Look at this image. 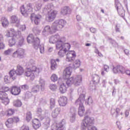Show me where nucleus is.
Here are the masks:
<instances>
[{
  "label": "nucleus",
  "instance_id": "nucleus-52",
  "mask_svg": "<svg viewBox=\"0 0 130 130\" xmlns=\"http://www.w3.org/2000/svg\"><path fill=\"white\" fill-rule=\"evenodd\" d=\"M57 88V87L56 86V85L55 84H50L49 86V88L50 89V90H52V91H55V90H56V88Z\"/></svg>",
  "mask_w": 130,
  "mask_h": 130
},
{
  "label": "nucleus",
  "instance_id": "nucleus-60",
  "mask_svg": "<svg viewBox=\"0 0 130 130\" xmlns=\"http://www.w3.org/2000/svg\"><path fill=\"white\" fill-rule=\"evenodd\" d=\"M120 110L119 109V108H118L116 109V110H111V114L112 115L114 114V112H115V111H116V113L118 114L119 113Z\"/></svg>",
  "mask_w": 130,
  "mask_h": 130
},
{
  "label": "nucleus",
  "instance_id": "nucleus-27",
  "mask_svg": "<svg viewBox=\"0 0 130 130\" xmlns=\"http://www.w3.org/2000/svg\"><path fill=\"white\" fill-rule=\"evenodd\" d=\"M13 119L11 118H9L7 121L5 122L6 126L8 128H12L13 127Z\"/></svg>",
  "mask_w": 130,
  "mask_h": 130
},
{
  "label": "nucleus",
  "instance_id": "nucleus-29",
  "mask_svg": "<svg viewBox=\"0 0 130 130\" xmlns=\"http://www.w3.org/2000/svg\"><path fill=\"white\" fill-rule=\"evenodd\" d=\"M12 23L13 24H17V27H19V24L20 23V20L18 19L16 16H12L11 17Z\"/></svg>",
  "mask_w": 130,
  "mask_h": 130
},
{
  "label": "nucleus",
  "instance_id": "nucleus-33",
  "mask_svg": "<svg viewBox=\"0 0 130 130\" xmlns=\"http://www.w3.org/2000/svg\"><path fill=\"white\" fill-rule=\"evenodd\" d=\"M56 69H57V64L55 62V60L53 59L51 61V69L52 71H55Z\"/></svg>",
  "mask_w": 130,
  "mask_h": 130
},
{
  "label": "nucleus",
  "instance_id": "nucleus-57",
  "mask_svg": "<svg viewBox=\"0 0 130 130\" xmlns=\"http://www.w3.org/2000/svg\"><path fill=\"white\" fill-rule=\"evenodd\" d=\"M12 57H14V58L19 57V54H18L17 50L13 53Z\"/></svg>",
  "mask_w": 130,
  "mask_h": 130
},
{
  "label": "nucleus",
  "instance_id": "nucleus-2",
  "mask_svg": "<svg viewBox=\"0 0 130 130\" xmlns=\"http://www.w3.org/2000/svg\"><path fill=\"white\" fill-rule=\"evenodd\" d=\"M67 24V22L63 19L55 20L52 24L51 27L49 25H46L44 27L42 31V34L44 36H47L49 34H54L59 29H62L64 25Z\"/></svg>",
  "mask_w": 130,
  "mask_h": 130
},
{
  "label": "nucleus",
  "instance_id": "nucleus-64",
  "mask_svg": "<svg viewBox=\"0 0 130 130\" xmlns=\"http://www.w3.org/2000/svg\"><path fill=\"white\" fill-rule=\"evenodd\" d=\"M37 7V9L38 11H39V10H40V9H41V7H42V4H38L36 5Z\"/></svg>",
  "mask_w": 130,
  "mask_h": 130
},
{
  "label": "nucleus",
  "instance_id": "nucleus-49",
  "mask_svg": "<svg viewBox=\"0 0 130 130\" xmlns=\"http://www.w3.org/2000/svg\"><path fill=\"white\" fill-rule=\"evenodd\" d=\"M32 95L33 94H32L31 92L27 91L25 94V98H26V99H29L31 98Z\"/></svg>",
  "mask_w": 130,
  "mask_h": 130
},
{
  "label": "nucleus",
  "instance_id": "nucleus-16",
  "mask_svg": "<svg viewBox=\"0 0 130 130\" xmlns=\"http://www.w3.org/2000/svg\"><path fill=\"white\" fill-rule=\"evenodd\" d=\"M113 72L114 74H117V73H119L120 74H124L125 70L124 68L122 66H117L115 67L113 66Z\"/></svg>",
  "mask_w": 130,
  "mask_h": 130
},
{
  "label": "nucleus",
  "instance_id": "nucleus-13",
  "mask_svg": "<svg viewBox=\"0 0 130 130\" xmlns=\"http://www.w3.org/2000/svg\"><path fill=\"white\" fill-rule=\"evenodd\" d=\"M17 32L18 31H16L14 28H10L5 31L4 35L7 38H10L13 37L14 35H17Z\"/></svg>",
  "mask_w": 130,
  "mask_h": 130
},
{
  "label": "nucleus",
  "instance_id": "nucleus-8",
  "mask_svg": "<svg viewBox=\"0 0 130 130\" xmlns=\"http://www.w3.org/2000/svg\"><path fill=\"white\" fill-rule=\"evenodd\" d=\"M20 11L21 14L24 16L25 17H27L29 14H30V12L32 11V4H28L27 5L26 8L25 9V7L23 5L20 8Z\"/></svg>",
  "mask_w": 130,
  "mask_h": 130
},
{
  "label": "nucleus",
  "instance_id": "nucleus-41",
  "mask_svg": "<svg viewBox=\"0 0 130 130\" xmlns=\"http://www.w3.org/2000/svg\"><path fill=\"white\" fill-rule=\"evenodd\" d=\"M50 108L52 109L55 106V100L54 99H51L50 101Z\"/></svg>",
  "mask_w": 130,
  "mask_h": 130
},
{
  "label": "nucleus",
  "instance_id": "nucleus-40",
  "mask_svg": "<svg viewBox=\"0 0 130 130\" xmlns=\"http://www.w3.org/2000/svg\"><path fill=\"white\" fill-rule=\"evenodd\" d=\"M32 31L36 35H39L40 32H41V30H40L38 27H34Z\"/></svg>",
  "mask_w": 130,
  "mask_h": 130
},
{
  "label": "nucleus",
  "instance_id": "nucleus-43",
  "mask_svg": "<svg viewBox=\"0 0 130 130\" xmlns=\"http://www.w3.org/2000/svg\"><path fill=\"white\" fill-rule=\"evenodd\" d=\"M51 80L52 82H56L58 80V77L56 74H52L51 77Z\"/></svg>",
  "mask_w": 130,
  "mask_h": 130
},
{
  "label": "nucleus",
  "instance_id": "nucleus-26",
  "mask_svg": "<svg viewBox=\"0 0 130 130\" xmlns=\"http://www.w3.org/2000/svg\"><path fill=\"white\" fill-rule=\"evenodd\" d=\"M61 13L63 16L67 15V14H70L71 13V9L68 7H65L61 9Z\"/></svg>",
  "mask_w": 130,
  "mask_h": 130
},
{
  "label": "nucleus",
  "instance_id": "nucleus-5",
  "mask_svg": "<svg viewBox=\"0 0 130 130\" xmlns=\"http://www.w3.org/2000/svg\"><path fill=\"white\" fill-rule=\"evenodd\" d=\"M85 102V94H81L79 98L76 101V105H79L78 114L80 116H83L85 113V108L83 104Z\"/></svg>",
  "mask_w": 130,
  "mask_h": 130
},
{
  "label": "nucleus",
  "instance_id": "nucleus-59",
  "mask_svg": "<svg viewBox=\"0 0 130 130\" xmlns=\"http://www.w3.org/2000/svg\"><path fill=\"white\" fill-rule=\"evenodd\" d=\"M2 89L3 90V92H8V91H9V90H10V88H9V87H7V86H3L2 88Z\"/></svg>",
  "mask_w": 130,
  "mask_h": 130
},
{
  "label": "nucleus",
  "instance_id": "nucleus-31",
  "mask_svg": "<svg viewBox=\"0 0 130 130\" xmlns=\"http://www.w3.org/2000/svg\"><path fill=\"white\" fill-rule=\"evenodd\" d=\"M1 22L2 26L4 27H8L9 26V20L5 17H2L1 19Z\"/></svg>",
  "mask_w": 130,
  "mask_h": 130
},
{
  "label": "nucleus",
  "instance_id": "nucleus-61",
  "mask_svg": "<svg viewBox=\"0 0 130 130\" xmlns=\"http://www.w3.org/2000/svg\"><path fill=\"white\" fill-rule=\"evenodd\" d=\"M78 94H80V96H81V95H84L83 93V89H82L81 87H80L78 88Z\"/></svg>",
  "mask_w": 130,
  "mask_h": 130
},
{
  "label": "nucleus",
  "instance_id": "nucleus-44",
  "mask_svg": "<svg viewBox=\"0 0 130 130\" xmlns=\"http://www.w3.org/2000/svg\"><path fill=\"white\" fill-rule=\"evenodd\" d=\"M8 95H7V93L3 91H0V99L1 100L4 99L6 97H7Z\"/></svg>",
  "mask_w": 130,
  "mask_h": 130
},
{
  "label": "nucleus",
  "instance_id": "nucleus-19",
  "mask_svg": "<svg viewBox=\"0 0 130 130\" xmlns=\"http://www.w3.org/2000/svg\"><path fill=\"white\" fill-rule=\"evenodd\" d=\"M60 106H66L68 104V98L66 96H60L58 101Z\"/></svg>",
  "mask_w": 130,
  "mask_h": 130
},
{
  "label": "nucleus",
  "instance_id": "nucleus-18",
  "mask_svg": "<svg viewBox=\"0 0 130 130\" xmlns=\"http://www.w3.org/2000/svg\"><path fill=\"white\" fill-rule=\"evenodd\" d=\"M10 91L12 95L17 96V95H19V94H20L21 89H20V87H18V86L14 85L12 87Z\"/></svg>",
  "mask_w": 130,
  "mask_h": 130
},
{
  "label": "nucleus",
  "instance_id": "nucleus-50",
  "mask_svg": "<svg viewBox=\"0 0 130 130\" xmlns=\"http://www.w3.org/2000/svg\"><path fill=\"white\" fill-rule=\"evenodd\" d=\"M14 112H15L14 111V110L12 109H10L8 111H6V113L8 116H11V115H12V114H14Z\"/></svg>",
  "mask_w": 130,
  "mask_h": 130
},
{
  "label": "nucleus",
  "instance_id": "nucleus-38",
  "mask_svg": "<svg viewBox=\"0 0 130 130\" xmlns=\"http://www.w3.org/2000/svg\"><path fill=\"white\" fill-rule=\"evenodd\" d=\"M40 89V86L38 85H35L31 89V91L33 93H37V92H39V90Z\"/></svg>",
  "mask_w": 130,
  "mask_h": 130
},
{
  "label": "nucleus",
  "instance_id": "nucleus-21",
  "mask_svg": "<svg viewBox=\"0 0 130 130\" xmlns=\"http://www.w3.org/2000/svg\"><path fill=\"white\" fill-rule=\"evenodd\" d=\"M40 125V121L38 119L36 118L32 120V126L35 128V129H37V128H39Z\"/></svg>",
  "mask_w": 130,
  "mask_h": 130
},
{
  "label": "nucleus",
  "instance_id": "nucleus-15",
  "mask_svg": "<svg viewBox=\"0 0 130 130\" xmlns=\"http://www.w3.org/2000/svg\"><path fill=\"white\" fill-rule=\"evenodd\" d=\"M40 19H41V16L36 15L35 14L32 13L30 16V19L32 23H35L36 25H38L40 22Z\"/></svg>",
  "mask_w": 130,
  "mask_h": 130
},
{
  "label": "nucleus",
  "instance_id": "nucleus-10",
  "mask_svg": "<svg viewBox=\"0 0 130 130\" xmlns=\"http://www.w3.org/2000/svg\"><path fill=\"white\" fill-rule=\"evenodd\" d=\"M16 40H18L17 45L18 46V47H21V46L24 45L25 38L22 36L21 31H20L16 32Z\"/></svg>",
  "mask_w": 130,
  "mask_h": 130
},
{
  "label": "nucleus",
  "instance_id": "nucleus-6",
  "mask_svg": "<svg viewBox=\"0 0 130 130\" xmlns=\"http://www.w3.org/2000/svg\"><path fill=\"white\" fill-rule=\"evenodd\" d=\"M82 75H77L75 77H71L68 79L66 81V84L70 86L71 85L75 86H80L82 84Z\"/></svg>",
  "mask_w": 130,
  "mask_h": 130
},
{
  "label": "nucleus",
  "instance_id": "nucleus-51",
  "mask_svg": "<svg viewBox=\"0 0 130 130\" xmlns=\"http://www.w3.org/2000/svg\"><path fill=\"white\" fill-rule=\"evenodd\" d=\"M4 81L5 83H10L11 82V77H9V76H5L4 77Z\"/></svg>",
  "mask_w": 130,
  "mask_h": 130
},
{
  "label": "nucleus",
  "instance_id": "nucleus-63",
  "mask_svg": "<svg viewBox=\"0 0 130 130\" xmlns=\"http://www.w3.org/2000/svg\"><path fill=\"white\" fill-rule=\"evenodd\" d=\"M90 32H91V33H93L95 34L96 33L97 30H96V28H94V27H91L89 29Z\"/></svg>",
  "mask_w": 130,
  "mask_h": 130
},
{
  "label": "nucleus",
  "instance_id": "nucleus-23",
  "mask_svg": "<svg viewBox=\"0 0 130 130\" xmlns=\"http://www.w3.org/2000/svg\"><path fill=\"white\" fill-rule=\"evenodd\" d=\"M15 72H16L17 76H22V75L24 74V69H23L22 66L17 65V69L16 70Z\"/></svg>",
  "mask_w": 130,
  "mask_h": 130
},
{
  "label": "nucleus",
  "instance_id": "nucleus-32",
  "mask_svg": "<svg viewBox=\"0 0 130 130\" xmlns=\"http://www.w3.org/2000/svg\"><path fill=\"white\" fill-rule=\"evenodd\" d=\"M17 52L18 54L19 58H23L24 57V54H25V51L22 48L17 49Z\"/></svg>",
  "mask_w": 130,
  "mask_h": 130
},
{
  "label": "nucleus",
  "instance_id": "nucleus-36",
  "mask_svg": "<svg viewBox=\"0 0 130 130\" xmlns=\"http://www.w3.org/2000/svg\"><path fill=\"white\" fill-rule=\"evenodd\" d=\"M39 84L41 87V91H44V87L45 86V81L44 80V79L40 78Z\"/></svg>",
  "mask_w": 130,
  "mask_h": 130
},
{
  "label": "nucleus",
  "instance_id": "nucleus-62",
  "mask_svg": "<svg viewBox=\"0 0 130 130\" xmlns=\"http://www.w3.org/2000/svg\"><path fill=\"white\" fill-rule=\"evenodd\" d=\"M104 69L105 72H107V73H108V72H109V66L107 65H105L104 67Z\"/></svg>",
  "mask_w": 130,
  "mask_h": 130
},
{
  "label": "nucleus",
  "instance_id": "nucleus-12",
  "mask_svg": "<svg viewBox=\"0 0 130 130\" xmlns=\"http://www.w3.org/2000/svg\"><path fill=\"white\" fill-rule=\"evenodd\" d=\"M66 120L62 119L56 126H52V130H66Z\"/></svg>",
  "mask_w": 130,
  "mask_h": 130
},
{
  "label": "nucleus",
  "instance_id": "nucleus-4",
  "mask_svg": "<svg viewBox=\"0 0 130 130\" xmlns=\"http://www.w3.org/2000/svg\"><path fill=\"white\" fill-rule=\"evenodd\" d=\"M40 70L36 66H32L31 68H27V70L25 72V76L29 78L31 81H33L35 79V76L39 75Z\"/></svg>",
  "mask_w": 130,
  "mask_h": 130
},
{
  "label": "nucleus",
  "instance_id": "nucleus-46",
  "mask_svg": "<svg viewBox=\"0 0 130 130\" xmlns=\"http://www.w3.org/2000/svg\"><path fill=\"white\" fill-rule=\"evenodd\" d=\"M26 120L27 121L29 122V121L32 119V114H31L30 112H28L26 114Z\"/></svg>",
  "mask_w": 130,
  "mask_h": 130
},
{
  "label": "nucleus",
  "instance_id": "nucleus-58",
  "mask_svg": "<svg viewBox=\"0 0 130 130\" xmlns=\"http://www.w3.org/2000/svg\"><path fill=\"white\" fill-rule=\"evenodd\" d=\"M22 130H30L29 126L27 125H23L21 127Z\"/></svg>",
  "mask_w": 130,
  "mask_h": 130
},
{
  "label": "nucleus",
  "instance_id": "nucleus-14",
  "mask_svg": "<svg viewBox=\"0 0 130 130\" xmlns=\"http://www.w3.org/2000/svg\"><path fill=\"white\" fill-rule=\"evenodd\" d=\"M48 15L46 17V20L48 22H52L54 19H55V17H56V15L57 14V12L56 11H53L51 12H48Z\"/></svg>",
  "mask_w": 130,
  "mask_h": 130
},
{
  "label": "nucleus",
  "instance_id": "nucleus-48",
  "mask_svg": "<svg viewBox=\"0 0 130 130\" xmlns=\"http://www.w3.org/2000/svg\"><path fill=\"white\" fill-rule=\"evenodd\" d=\"M86 104H87L88 105H91L92 103H93V100H92L91 97L88 98L87 100L85 101Z\"/></svg>",
  "mask_w": 130,
  "mask_h": 130
},
{
  "label": "nucleus",
  "instance_id": "nucleus-42",
  "mask_svg": "<svg viewBox=\"0 0 130 130\" xmlns=\"http://www.w3.org/2000/svg\"><path fill=\"white\" fill-rule=\"evenodd\" d=\"M42 113V110L41 108H38L37 110V113L39 114V117H40V119L41 120H43L44 118L41 116V113Z\"/></svg>",
  "mask_w": 130,
  "mask_h": 130
},
{
  "label": "nucleus",
  "instance_id": "nucleus-22",
  "mask_svg": "<svg viewBox=\"0 0 130 130\" xmlns=\"http://www.w3.org/2000/svg\"><path fill=\"white\" fill-rule=\"evenodd\" d=\"M16 40H17V35H14V36H12L11 39L9 40L8 43L9 46L11 47H12V46H14V45L16 44Z\"/></svg>",
  "mask_w": 130,
  "mask_h": 130
},
{
  "label": "nucleus",
  "instance_id": "nucleus-11",
  "mask_svg": "<svg viewBox=\"0 0 130 130\" xmlns=\"http://www.w3.org/2000/svg\"><path fill=\"white\" fill-rule=\"evenodd\" d=\"M76 58V53L74 51H68L66 54V61L72 62Z\"/></svg>",
  "mask_w": 130,
  "mask_h": 130
},
{
  "label": "nucleus",
  "instance_id": "nucleus-34",
  "mask_svg": "<svg viewBox=\"0 0 130 130\" xmlns=\"http://www.w3.org/2000/svg\"><path fill=\"white\" fill-rule=\"evenodd\" d=\"M67 88L68 87H67V85H66L64 83H62L59 87L60 92L62 93H66V92H67Z\"/></svg>",
  "mask_w": 130,
  "mask_h": 130
},
{
  "label": "nucleus",
  "instance_id": "nucleus-24",
  "mask_svg": "<svg viewBox=\"0 0 130 130\" xmlns=\"http://www.w3.org/2000/svg\"><path fill=\"white\" fill-rule=\"evenodd\" d=\"M60 112V108H56L52 112V117L53 118H56Z\"/></svg>",
  "mask_w": 130,
  "mask_h": 130
},
{
  "label": "nucleus",
  "instance_id": "nucleus-28",
  "mask_svg": "<svg viewBox=\"0 0 130 130\" xmlns=\"http://www.w3.org/2000/svg\"><path fill=\"white\" fill-rule=\"evenodd\" d=\"M53 9L52 4H48L43 10L44 13H49Z\"/></svg>",
  "mask_w": 130,
  "mask_h": 130
},
{
  "label": "nucleus",
  "instance_id": "nucleus-54",
  "mask_svg": "<svg viewBox=\"0 0 130 130\" xmlns=\"http://www.w3.org/2000/svg\"><path fill=\"white\" fill-rule=\"evenodd\" d=\"M13 119V122H19L20 121V119L18 117H14L13 118H11Z\"/></svg>",
  "mask_w": 130,
  "mask_h": 130
},
{
  "label": "nucleus",
  "instance_id": "nucleus-30",
  "mask_svg": "<svg viewBox=\"0 0 130 130\" xmlns=\"http://www.w3.org/2000/svg\"><path fill=\"white\" fill-rule=\"evenodd\" d=\"M9 75L10 76V77L12 78L13 81H14V80H16V79L17 78V76H18V74H17V72H16V71L15 70L10 71Z\"/></svg>",
  "mask_w": 130,
  "mask_h": 130
},
{
  "label": "nucleus",
  "instance_id": "nucleus-3",
  "mask_svg": "<svg viewBox=\"0 0 130 130\" xmlns=\"http://www.w3.org/2000/svg\"><path fill=\"white\" fill-rule=\"evenodd\" d=\"M28 43H32L35 49H40V52L42 54L44 53V45L40 44V39L38 38H35L32 34H30L27 38ZM40 45V46H39Z\"/></svg>",
  "mask_w": 130,
  "mask_h": 130
},
{
  "label": "nucleus",
  "instance_id": "nucleus-25",
  "mask_svg": "<svg viewBox=\"0 0 130 130\" xmlns=\"http://www.w3.org/2000/svg\"><path fill=\"white\" fill-rule=\"evenodd\" d=\"M81 66V60L80 59H76L73 64L72 68L74 69V70H76L78 68H80Z\"/></svg>",
  "mask_w": 130,
  "mask_h": 130
},
{
  "label": "nucleus",
  "instance_id": "nucleus-7",
  "mask_svg": "<svg viewBox=\"0 0 130 130\" xmlns=\"http://www.w3.org/2000/svg\"><path fill=\"white\" fill-rule=\"evenodd\" d=\"M94 119L93 117L89 116H85L84 119L82 120L81 127L82 129L85 130L86 128L92 127L94 124Z\"/></svg>",
  "mask_w": 130,
  "mask_h": 130
},
{
  "label": "nucleus",
  "instance_id": "nucleus-1",
  "mask_svg": "<svg viewBox=\"0 0 130 130\" xmlns=\"http://www.w3.org/2000/svg\"><path fill=\"white\" fill-rule=\"evenodd\" d=\"M50 43L56 44V49L59 50L58 52V55L59 57H63L66 53L70 50L71 45L69 43H66V38L60 37L59 35L56 34L52 36L49 39Z\"/></svg>",
  "mask_w": 130,
  "mask_h": 130
},
{
  "label": "nucleus",
  "instance_id": "nucleus-37",
  "mask_svg": "<svg viewBox=\"0 0 130 130\" xmlns=\"http://www.w3.org/2000/svg\"><path fill=\"white\" fill-rule=\"evenodd\" d=\"M13 105L15 107H21L22 106V102L19 100H15L13 102Z\"/></svg>",
  "mask_w": 130,
  "mask_h": 130
},
{
  "label": "nucleus",
  "instance_id": "nucleus-17",
  "mask_svg": "<svg viewBox=\"0 0 130 130\" xmlns=\"http://www.w3.org/2000/svg\"><path fill=\"white\" fill-rule=\"evenodd\" d=\"M77 112V110L75 108V107H72L70 108V111L69 112V115L71 119V122H73L75 119V116H76V112Z\"/></svg>",
  "mask_w": 130,
  "mask_h": 130
},
{
  "label": "nucleus",
  "instance_id": "nucleus-9",
  "mask_svg": "<svg viewBox=\"0 0 130 130\" xmlns=\"http://www.w3.org/2000/svg\"><path fill=\"white\" fill-rule=\"evenodd\" d=\"M115 8L117 9L118 14H119V16L121 17H124V10L123 9V8H122V6H121V4L118 2V0H115Z\"/></svg>",
  "mask_w": 130,
  "mask_h": 130
},
{
  "label": "nucleus",
  "instance_id": "nucleus-47",
  "mask_svg": "<svg viewBox=\"0 0 130 130\" xmlns=\"http://www.w3.org/2000/svg\"><path fill=\"white\" fill-rule=\"evenodd\" d=\"M4 41V36L2 38H0V49H4L5 48V44L3 43Z\"/></svg>",
  "mask_w": 130,
  "mask_h": 130
},
{
  "label": "nucleus",
  "instance_id": "nucleus-56",
  "mask_svg": "<svg viewBox=\"0 0 130 130\" xmlns=\"http://www.w3.org/2000/svg\"><path fill=\"white\" fill-rule=\"evenodd\" d=\"M12 57H14V58L19 57V54H18L17 50L13 53Z\"/></svg>",
  "mask_w": 130,
  "mask_h": 130
},
{
  "label": "nucleus",
  "instance_id": "nucleus-55",
  "mask_svg": "<svg viewBox=\"0 0 130 130\" xmlns=\"http://www.w3.org/2000/svg\"><path fill=\"white\" fill-rule=\"evenodd\" d=\"M7 114V111H5L4 110H2L0 112V117H3V116H5V115H6Z\"/></svg>",
  "mask_w": 130,
  "mask_h": 130
},
{
  "label": "nucleus",
  "instance_id": "nucleus-53",
  "mask_svg": "<svg viewBox=\"0 0 130 130\" xmlns=\"http://www.w3.org/2000/svg\"><path fill=\"white\" fill-rule=\"evenodd\" d=\"M17 27H18L21 31H25V30H26V25H20V23H19V26Z\"/></svg>",
  "mask_w": 130,
  "mask_h": 130
},
{
  "label": "nucleus",
  "instance_id": "nucleus-35",
  "mask_svg": "<svg viewBox=\"0 0 130 130\" xmlns=\"http://www.w3.org/2000/svg\"><path fill=\"white\" fill-rule=\"evenodd\" d=\"M92 81L94 83H99L100 81V77L97 74H94L92 75Z\"/></svg>",
  "mask_w": 130,
  "mask_h": 130
},
{
  "label": "nucleus",
  "instance_id": "nucleus-45",
  "mask_svg": "<svg viewBox=\"0 0 130 130\" xmlns=\"http://www.w3.org/2000/svg\"><path fill=\"white\" fill-rule=\"evenodd\" d=\"M1 100H2V103H3L5 104V105H8V104L10 103V100H9L8 96L4 98V99Z\"/></svg>",
  "mask_w": 130,
  "mask_h": 130
},
{
  "label": "nucleus",
  "instance_id": "nucleus-20",
  "mask_svg": "<svg viewBox=\"0 0 130 130\" xmlns=\"http://www.w3.org/2000/svg\"><path fill=\"white\" fill-rule=\"evenodd\" d=\"M71 75L72 68H71V67H68L63 71V77L64 79H68Z\"/></svg>",
  "mask_w": 130,
  "mask_h": 130
},
{
  "label": "nucleus",
  "instance_id": "nucleus-39",
  "mask_svg": "<svg viewBox=\"0 0 130 130\" xmlns=\"http://www.w3.org/2000/svg\"><path fill=\"white\" fill-rule=\"evenodd\" d=\"M13 51H14V49L10 48L5 50L4 53L5 55H10Z\"/></svg>",
  "mask_w": 130,
  "mask_h": 130
}]
</instances>
